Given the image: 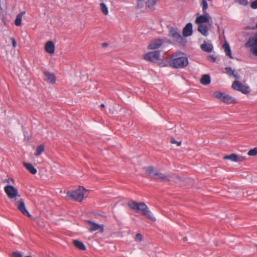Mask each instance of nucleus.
<instances>
[{"label":"nucleus","mask_w":257,"mask_h":257,"mask_svg":"<svg viewBox=\"0 0 257 257\" xmlns=\"http://www.w3.org/2000/svg\"><path fill=\"white\" fill-rule=\"evenodd\" d=\"M224 160H230L232 162H242L244 160L245 157L238 156L235 154H231L230 155H226L223 157Z\"/></svg>","instance_id":"13"},{"label":"nucleus","mask_w":257,"mask_h":257,"mask_svg":"<svg viewBox=\"0 0 257 257\" xmlns=\"http://www.w3.org/2000/svg\"><path fill=\"white\" fill-rule=\"evenodd\" d=\"M11 40L12 42V46L14 48L16 47L17 46V42L14 38H11Z\"/></svg>","instance_id":"38"},{"label":"nucleus","mask_w":257,"mask_h":257,"mask_svg":"<svg viewBox=\"0 0 257 257\" xmlns=\"http://www.w3.org/2000/svg\"><path fill=\"white\" fill-rule=\"evenodd\" d=\"M45 147L44 145H39L36 150L35 155L37 156H40L44 151Z\"/></svg>","instance_id":"27"},{"label":"nucleus","mask_w":257,"mask_h":257,"mask_svg":"<svg viewBox=\"0 0 257 257\" xmlns=\"http://www.w3.org/2000/svg\"><path fill=\"white\" fill-rule=\"evenodd\" d=\"M128 206L136 212L140 213L152 221H156L155 217L153 215L148 207L144 202L138 203L133 200L127 203Z\"/></svg>","instance_id":"1"},{"label":"nucleus","mask_w":257,"mask_h":257,"mask_svg":"<svg viewBox=\"0 0 257 257\" xmlns=\"http://www.w3.org/2000/svg\"><path fill=\"white\" fill-rule=\"evenodd\" d=\"M211 82L210 77L209 75L205 74L203 75L200 80V83L205 85H208Z\"/></svg>","instance_id":"23"},{"label":"nucleus","mask_w":257,"mask_h":257,"mask_svg":"<svg viewBox=\"0 0 257 257\" xmlns=\"http://www.w3.org/2000/svg\"><path fill=\"white\" fill-rule=\"evenodd\" d=\"M214 96L226 103H234L236 101L231 96L228 94H224L220 92H215L214 93Z\"/></svg>","instance_id":"6"},{"label":"nucleus","mask_w":257,"mask_h":257,"mask_svg":"<svg viewBox=\"0 0 257 257\" xmlns=\"http://www.w3.org/2000/svg\"><path fill=\"white\" fill-rule=\"evenodd\" d=\"M164 41L162 39H157L153 40L148 46L147 49L149 50H155L161 47L164 44Z\"/></svg>","instance_id":"9"},{"label":"nucleus","mask_w":257,"mask_h":257,"mask_svg":"<svg viewBox=\"0 0 257 257\" xmlns=\"http://www.w3.org/2000/svg\"><path fill=\"white\" fill-rule=\"evenodd\" d=\"M247 155L249 156H254L257 155V148H254L250 150H249L248 153Z\"/></svg>","instance_id":"31"},{"label":"nucleus","mask_w":257,"mask_h":257,"mask_svg":"<svg viewBox=\"0 0 257 257\" xmlns=\"http://www.w3.org/2000/svg\"><path fill=\"white\" fill-rule=\"evenodd\" d=\"M192 33V24L191 23H188L183 29V35L184 37H187L191 36Z\"/></svg>","instance_id":"15"},{"label":"nucleus","mask_w":257,"mask_h":257,"mask_svg":"<svg viewBox=\"0 0 257 257\" xmlns=\"http://www.w3.org/2000/svg\"><path fill=\"white\" fill-rule=\"evenodd\" d=\"M45 76V80L48 83L51 84H54L56 82V78L55 74L53 73H51L49 71H45L44 73Z\"/></svg>","instance_id":"14"},{"label":"nucleus","mask_w":257,"mask_h":257,"mask_svg":"<svg viewBox=\"0 0 257 257\" xmlns=\"http://www.w3.org/2000/svg\"><path fill=\"white\" fill-rule=\"evenodd\" d=\"M207 59L210 62H214L216 61V58L213 56L209 55L207 57Z\"/></svg>","instance_id":"37"},{"label":"nucleus","mask_w":257,"mask_h":257,"mask_svg":"<svg viewBox=\"0 0 257 257\" xmlns=\"http://www.w3.org/2000/svg\"><path fill=\"white\" fill-rule=\"evenodd\" d=\"M201 49L206 52H211L212 51L213 47L212 45L210 43H206L204 42L200 46Z\"/></svg>","instance_id":"19"},{"label":"nucleus","mask_w":257,"mask_h":257,"mask_svg":"<svg viewBox=\"0 0 257 257\" xmlns=\"http://www.w3.org/2000/svg\"><path fill=\"white\" fill-rule=\"evenodd\" d=\"M169 36L174 41L179 43H182L183 42V38L181 35L180 33L177 29L173 27L170 28L169 30Z\"/></svg>","instance_id":"8"},{"label":"nucleus","mask_w":257,"mask_h":257,"mask_svg":"<svg viewBox=\"0 0 257 257\" xmlns=\"http://www.w3.org/2000/svg\"><path fill=\"white\" fill-rule=\"evenodd\" d=\"M158 170L157 169H155L153 166H149L146 168V173L151 176V177L153 178V174Z\"/></svg>","instance_id":"28"},{"label":"nucleus","mask_w":257,"mask_h":257,"mask_svg":"<svg viewBox=\"0 0 257 257\" xmlns=\"http://www.w3.org/2000/svg\"><path fill=\"white\" fill-rule=\"evenodd\" d=\"M232 88L235 90L240 91L244 94L248 93L250 91L248 86L243 85L240 82L235 80L232 84Z\"/></svg>","instance_id":"7"},{"label":"nucleus","mask_w":257,"mask_h":257,"mask_svg":"<svg viewBox=\"0 0 257 257\" xmlns=\"http://www.w3.org/2000/svg\"><path fill=\"white\" fill-rule=\"evenodd\" d=\"M17 208L20 210L24 215H27L28 217H31V215L27 210L24 200L21 199L16 203Z\"/></svg>","instance_id":"11"},{"label":"nucleus","mask_w":257,"mask_h":257,"mask_svg":"<svg viewBox=\"0 0 257 257\" xmlns=\"http://www.w3.org/2000/svg\"><path fill=\"white\" fill-rule=\"evenodd\" d=\"M45 50L46 52L49 54L54 53L55 51V45L54 43L51 41L46 43L45 46Z\"/></svg>","instance_id":"17"},{"label":"nucleus","mask_w":257,"mask_h":257,"mask_svg":"<svg viewBox=\"0 0 257 257\" xmlns=\"http://www.w3.org/2000/svg\"><path fill=\"white\" fill-rule=\"evenodd\" d=\"M177 146H179L181 145V142H177Z\"/></svg>","instance_id":"42"},{"label":"nucleus","mask_w":257,"mask_h":257,"mask_svg":"<svg viewBox=\"0 0 257 257\" xmlns=\"http://www.w3.org/2000/svg\"><path fill=\"white\" fill-rule=\"evenodd\" d=\"M234 77L235 78H239V75L237 73L234 72L232 74Z\"/></svg>","instance_id":"40"},{"label":"nucleus","mask_w":257,"mask_h":257,"mask_svg":"<svg viewBox=\"0 0 257 257\" xmlns=\"http://www.w3.org/2000/svg\"><path fill=\"white\" fill-rule=\"evenodd\" d=\"M223 48L225 52V54L230 58H233L231 55V51L229 46V45L227 42H225L223 45Z\"/></svg>","instance_id":"22"},{"label":"nucleus","mask_w":257,"mask_h":257,"mask_svg":"<svg viewBox=\"0 0 257 257\" xmlns=\"http://www.w3.org/2000/svg\"><path fill=\"white\" fill-rule=\"evenodd\" d=\"M4 190L10 199L16 200L18 197H20L18 190L13 185H7L4 187Z\"/></svg>","instance_id":"4"},{"label":"nucleus","mask_w":257,"mask_h":257,"mask_svg":"<svg viewBox=\"0 0 257 257\" xmlns=\"http://www.w3.org/2000/svg\"><path fill=\"white\" fill-rule=\"evenodd\" d=\"M73 242L74 246L79 248V249L82 250L86 249V246L82 242L77 240H74Z\"/></svg>","instance_id":"25"},{"label":"nucleus","mask_w":257,"mask_h":257,"mask_svg":"<svg viewBox=\"0 0 257 257\" xmlns=\"http://www.w3.org/2000/svg\"><path fill=\"white\" fill-rule=\"evenodd\" d=\"M12 257H22V254L17 252H13Z\"/></svg>","instance_id":"39"},{"label":"nucleus","mask_w":257,"mask_h":257,"mask_svg":"<svg viewBox=\"0 0 257 257\" xmlns=\"http://www.w3.org/2000/svg\"><path fill=\"white\" fill-rule=\"evenodd\" d=\"M225 70H226V72L228 74H232L233 73H234L235 72V71L233 69H232V68L231 67H226L225 68Z\"/></svg>","instance_id":"32"},{"label":"nucleus","mask_w":257,"mask_h":257,"mask_svg":"<svg viewBox=\"0 0 257 257\" xmlns=\"http://www.w3.org/2000/svg\"><path fill=\"white\" fill-rule=\"evenodd\" d=\"M101 12L105 15H107L108 14V10L105 4L101 3L100 5Z\"/></svg>","instance_id":"30"},{"label":"nucleus","mask_w":257,"mask_h":257,"mask_svg":"<svg viewBox=\"0 0 257 257\" xmlns=\"http://www.w3.org/2000/svg\"><path fill=\"white\" fill-rule=\"evenodd\" d=\"M25 13L24 11L19 13L16 17L15 21V24L17 26H20L21 25L23 15Z\"/></svg>","instance_id":"26"},{"label":"nucleus","mask_w":257,"mask_h":257,"mask_svg":"<svg viewBox=\"0 0 257 257\" xmlns=\"http://www.w3.org/2000/svg\"><path fill=\"white\" fill-rule=\"evenodd\" d=\"M249 43H251V51L253 54L257 56V38L252 39H249Z\"/></svg>","instance_id":"18"},{"label":"nucleus","mask_w":257,"mask_h":257,"mask_svg":"<svg viewBox=\"0 0 257 257\" xmlns=\"http://www.w3.org/2000/svg\"><path fill=\"white\" fill-rule=\"evenodd\" d=\"M235 1L243 6H246L248 4L247 0H235Z\"/></svg>","instance_id":"34"},{"label":"nucleus","mask_w":257,"mask_h":257,"mask_svg":"<svg viewBox=\"0 0 257 257\" xmlns=\"http://www.w3.org/2000/svg\"><path fill=\"white\" fill-rule=\"evenodd\" d=\"M135 240L138 241H142L143 240V236L141 233H137L135 236Z\"/></svg>","instance_id":"33"},{"label":"nucleus","mask_w":257,"mask_h":257,"mask_svg":"<svg viewBox=\"0 0 257 257\" xmlns=\"http://www.w3.org/2000/svg\"><path fill=\"white\" fill-rule=\"evenodd\" d=\"M101 106L104 107V105L103 104H101Z\"/></svg>","instance_id":"44"},{"label":"nucleus","mask_w":257,"mask_h":257,"mask_svg":"<svg viewBox=\"0 0 257 257\" xmlns=\"http://www.w3.org/2000/svg\"><path fill=\"white\" fill-rule=\"evenodd\" d=\"M87 190L84 187L79 186V187L72 191H68L67 196L74 201L82 202L83 200Z\"/></svg>","instance_id":"3"},{"label":"nucleus","mask_w":257,"mask_h":257,"mask_svg":"<svg viewBox=\"0 0 257 257\" xmlns=\"http://www.w3.org/2000/svg\"><path fill=\"white\" fill-rule=\"evenodd\" d=\"M250 7L253 9H257V0L252 2L251 3Z\"/></svg>","instance_id":"36"},{"label":"nucleus","mask_w":257,"mask_h":257,"mask_svg":"<svg viewBox=\"0 0 257 257\" xmlns=\"http://www.w3.org/2000/svg\"><path fill=\"white\" fill-rule=\"evenodd\" d=\"M24 166L32 174H36L37 172V169L31 164L28 163L24 162Z\"/></svg>","instance_id":"21"},{"label":"nucleus","mask_w":257,"mask_h":257,"mask_svg":"<svg viewBox=\"0 0 257 257\" xmlns=\"http://www.w3.org/2000/svg\"><path fill=\"white\" fill-rule=\"evenodd\" d=\"M256 246H257V245H256Z\"/></svg>","instance_id":"45"},{"label":"nucleus","mask_w":257,"mask_h":257,"mask_svg":"<svg viewBox=\"0 0 257 257\" xmlns=\"http://www.w3.org/2000/svg\"><path fill=\"white\" fill-rule=\"evenodd\" d=\"M188 63V58L180 52L173 54L169 61L170 66L176 69L185 68Z\"/></svg>","instance_id":"2"},{"label":"nucleus","mask_w":257,"mask_h":257,"mask_svg":"<svg viewBox=\"0 0 257 257\" xmlns=\"http://www.w3.org/2000/svg\"><path fill=\"white\" fill-rule=\"evenodd\" d=\"M198 31L204 36H207L208 35V29L206 25L200 24L198 28Z\"/></svg>","instance_id":"20"},{"label":"nucleus","mask_w":257,"mask_h":257,"mask_svg":"<svg viewBox=\"0 0 257 257\" xmlns=\"http://www.w3.org/2000/svg\"><path fill=\"white\" fill-rule=\"evenodd\" d=\"M102 46H104V47L107 46V43H103L102 44Z\"/></svg>","instance_id":"43"},{"label":"nucleus","mask_w":257,"mask_h":257,"mask_svg":"<svg viewBox=\"0 0 257 257\" xmlns=\"http://www.w3.org/2000/svg\"><path fill=\"white\" fill-rule=\"evenodd\" d=\"M171 142L172 143L174 144V143H176L177 141H176L174 139L172 138Z\"/></svg>","instance_id":"41"},{"label":"nucleus","mask_w":257,"mask_h":257,"mask_svg":"<svg viewBox=\"0 0 257 257\" xmlns=\"http://www.w3.org/2000/svg\"><path fill=\"white\" fill-rule=\"evenodd\" d=\"M153 179L158 181H165L169 180V176L160 172L158 170L153 174Z\"/></svg>","instance_id":"12"},{"label":"nucleus","mask_w":257,"mask_h":257,"mask_svg":"<svg viewBox=\"0 0 257 257\" xmlns=\"http://www.w3.org/2000/svg\"><path fill=\"white\" fill-rule=\"evenodd\" d=\"M201 5L202 7V11L203 12V14L208 15V13L206 11L207 9H208V4L206 0L202 1Z\"/></svg>","instance_id":"29"},{"label":"nucleus","mask_w":257,"mask_h":257,"mask_svg":"<svg viewBox=\"0 0 257 257\" xmlns=\"http://www.w3.org/2000/svg\"><path fill=\"white\" fill-rule=\"evenodd\" d=\"M138 1V4H137V7L138 8L141 9L143 7L144 5V2L145 0H137Z\"/></svg>","instance_id":"35"},{"label":"nucleus","mask_w":257,"mask_h":257,"mask_svg":"<svg viewBox=\"0 0 257 257\" xmlns=\"http://www.w3.org/2000/svg\"><path fill=\"white\" fill-rule=\"evenodd\" d=\"M159 0H148L146 2V6L151 10H154V6L156 5Z\"/></svg>","instance_id":"24"},{"label":"nucleus","mask_w":257,"mask_h":257,"mask_svg":"<svg viewBox=\"0 0 257 257\" xmlns=\"http://www.w3.org/2000/svg\"><path fill=\"white\" fill-rule=\"evenodd\" d=\"M209 18L210 16L208 14V15H200L196 18L195 23L200 25L204 23H207L209 21Z\"/></svg>","instance_id":"16"},{"label":"nucleus","mask_w":257,"mask_h":257,"mask_svg":"<svg viewBox=\"0 0 257 257\" xmlns=\"http://www.w3.org/2000/svg\"><path fill=\"white\" fill-rule=\"evenodd\" d=\"M160 50L148 52L144 54V59L146 61L154 63L157 62L160 60Z\"/></svg>","instance_id":"5"},{"label":"nucleus","mask_w":257,"mask_h":257,"mask_svg":"<svg viewBox=\"0 0 257 257\" xmlns=\"http://www.w3.org/2000/svg\"><path fill=\"white\" fill-rule=\"evenodd\" d=\"M87 222L90 225V227L89 228V231L90 232H93L95 230H99L100 232H103L104 231V225H100L97 223H96L94 222H93L91 220H86Z\"/></svg>","instance_id":"10"}]
</instances>
